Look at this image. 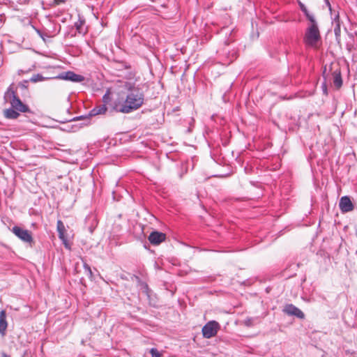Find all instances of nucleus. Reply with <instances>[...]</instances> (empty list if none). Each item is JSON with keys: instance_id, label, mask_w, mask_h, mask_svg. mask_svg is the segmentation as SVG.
Instances as JSON below:
<instances>
[{"instance_id": "f03ea898", "label": "nucleus", "mask_w": 357, "mask_h": 357, "mask_svg": "<svg viewBox=\"0 0 357 357\" xmlns=\"http://www.w3.org/2000/svg\"><path fill=\"white\" fill-rule=\"evenodd\" d=\"M6 101L10 104L11 107L20 112H31L29 106L22 102L17 94L15 84L12 83L7 89L3 96Z\"/></svg>"}, {"instance_id": "2eb2a0df", "label": "nucleus", "mask_w": 357, "mask_h": 357, "mask_svg": "<svg viewBox=\"0 0 357 357\" xmlns=\"http://www.w3.org/2000/svg\"><path fill=\"white\" fill-rule=\"evenodd\" d=\"M107 107L105 105H101L100 106L94 107L90 111L89 116H96L98 114H102L105 113Z\"/></svg>"}, {"instance_id": "9d476101", "label": "nucleus", "mask_w": 357, "mask_h": 357, "mask_svg": "<svg viewBox=\"0 0 357 357\" xmlns=\"http://www.w3.org/2000/svg\"><path fill=\"white\" fill-rule=\"evenodd\" d=\"M56 229L58 231L59 238L62 241L66 248L68 247L67 237L66 236V228L63 222L59 220L56 222Z\"/></svg>"}, {"instance_id": "6e6552de", "label": "nucleus", "mask_w": 357, "mask_h": 357, "mask_svg": "<svg viewBox=\"0 0 357 357\" xmlns=\"http://www.w3.org/2000/svg\"><path fill=\"white\" fill-rule=\"evenodd\" d=\"M148 239L153 245H158L165 241L166 234L158 231H153L149 234Z\"/></svg>"}, {"instance_id": "cd10ccee", "label": "nucleus", "mask_w": 357, "mask_h": 357, "mask_svg": "<svg viewBox=\"0 0 357 357\" xmlns=\"http://www.w3.org/2000/svg\"><path fill=\"white\" fill-rule=\"evenodd\" d=\"M325 2H326V6L328 7V9L330 10L331 14L332 15L333 14V13H332V8H331V5L329 1L328 0H325Z\"/></svg>"}, {"instance_id": "bb28decb", "label": "nucleus", "mask_w": 357, "mask_h": 357, "mask_svg": "<svg viewBox=\"0 0 357 357\" xmlns=\"http://www.w3.org/2000/svg\"><path fill=\"white\" fill-rule=\"evenodd\" d=\"M37 33L45 40V35L42 33V31L36 28H34Z\"/></svg>"}, {"instance_id": "7c9ffc66", "label": "nucleus", "mask_w": 357, "mask_h": 357, "mask_svg": "<svg viewBox=\"0 0 357 357\" xmlns=\"http://www.w3.org/2000/svg\"><path fill=\"white\" fill-rule=\"evenodd\" d=\"M1 357H10V356L8 355L5 352H2L1 353Z\"/></svg>"}, {"instance_id": "393cba45", "label": "nucleus", "mask_w": 357, "mask_h": 357, "mask_svg": "<svg viewBox=\"0 0 357 357\" xmlns=\"http://www.w3.org/2000/svg\"><path fill=\"white\" fill-rule=\"evenodd\" d=\"M51 2L54 5H59L61 3H64L66 0H50Z\"/></svg>"}, {"instance_id": "a211bd4d", "label": "nucleus", "mask_w": 357, "mask_h": 357, "mask_svg": "<svg viewBox=\"0 0 357 357\" xmlns=\"http://www.w3.org/2000/svg\"><path fill=\"white\" fill-rule=\"evenodd\" d=\"M46 78L44 77L42 75L40 74H36V75H33L31 78H30V81L31 82H41V81H43L45 80Z\"/></svg>"}, {"instance_id": "aec40b11", "label": "nucleus", "mask_w": 357, "mask_h": 357, "mask_svg": "<svg viewBox=\"0 0 357 357\" xmlns=\"http://www.w3.org/2000/svg\"><path fill=\"white\" fill-rule=\"evenodd\" d=\"M84 271L86 273V275L89 278H91L93 276V273H92L90 266L89 264H87L86 263H84Z\"/></svg>"}, {"instance_id": "473e14b6", "label": "nucleus", "mask_w": 357, "mask_h": 357, "mask_svg": "<svg viewBox=\"0 0 357 357\" xmlns=\"http://www.w3.org/2000/svg\"><path fill=\"white\" fill-rule=\"evenodd\" d=\"M356 236H357V231H356Z\"/></svg>"}, {"instance_id": "39448f33", "label": "nucleus", "mask_w": 357, "mask_h": 357, "mask_svg": "<svg viewBox=\"0 0 357 357\" xmlns=\"http://www.w3.org/2000/svg\"><path fill=\"white\" fill-rule=\"evenodd\" d=\"M12 232L17 236L20 240L25 243L33 242V237L30 231L27 229H24L18 226H14L12 229Z\"/></svg>"}, {"instance_id": "f257e3e1", "label": "nucleus", "mask_w": 357, "mask_h": 357, "mask_svg": "<svg viewBox=\"0 0 357 357\" xmlns=\"http://www.w3.org/2000/svg\"><path fill=\"white\" fill-rule=\"evenodd\" d=\"M144 99V94L139 89H132L128 93L126 100L118 110L128 114L139 108L143 105Z\"/></svg>"}, {"instance_id": "412c9836", "label": "nucleus", "mask_w": 357, "mask_h": 357, "mask_svg": "<svg viewBox=\"0 0 357 357\" xmlns=\"http://www.w3.org/2000/svg\"><path fill=\"white\" fill-rule=\"evenodd\" d=\"M151 357H162V354L155 348H152L150 350Z\"/></svg>"}, {"instance_id": "a878e982", "label": "nucleus", "mask_w": 357, "mask_h": 357, "mask_svg": "<svg viewBox=\"0 0 357 357\" xmlns=\"http://www.w3.org/2000/svg\"><path fill=\"white\" fill-rule=\"evenodd\" d=\"M333 20L337 24H340V16H339V13L338 12L336 14L334 15V17L333 18Z\"/></svg>"}, {"instance_id": "423d86ee", "label": "nucleus", "mask_w": 357, "mask_h": 357, "mask_svg": "<svg viewBox=\"0 0 357 357\" xmlns=\"http://www.w3.org/2000/svg\"><path fill=\"white\" fill-rule=\"evenodd\" d=\"M283 312L289 316H295L301 319H303L305 318V314L293 304H287L284 307Z\"/></svg>"}, {"instance_id": "4468645a", "label": "nucleus", "mask_w": 357, "mask_h": 357, "mask_svg": "<svg viewBox=\"0 0 357 357\" xmlns=\"http://www.w3.org/2000/svg\"><path fill=\"white\" fill-rule=\"evenodd\" d=\"M333 84L337 89L342 86V79L340 70H336L333 73Z\"/></svg>"}, {"instance_id": "1a4fd4ad", "label": "nucleus", "mask_w": 357, "mask_h": 357, "mask_svg": "<svg viewBox=\"0 0 357 357\" xmlns=\"http://www.w3.org/2000/svg\"><path fill=\"white\" fill-rule=\"evenodd\" d=\"M339 207L342 213H348L354 210V206L348 196H343L340 198Z\"/></svg>"}, {"instance_id": "20e7f679", "label": "nucleus", "mask_w": 357, "mask_h": 357, "mask_svg": "<svg viewBox=\"0 0 357 357\" xmlns=\"http://www.w3.org/2000/svg\"><path fill=\"white\" fill-rule=\"evenodd\" d=\"M220 329V324L216 321H209L202 328L203 337L207 339L215 336Z\"/></svg>"}, {"instance_id": "4be33fe9", "label": "nucleus", "mask_w": 357, "mask_h": 357, "mask_svg": "<svg viewBox=\"0 0 357 357\" xmlns=\"http://www.w3.org/2000/svg\"><path fill=\"white\" fill-rule=\"evenodd\" d=\"M334 33L336 38L337 39L340 36V24H337L335 27L334 28Z\"/></svg>"}, {"instance_id": "9b49d317", "label": "nucleus", "mask_w": 357, "mask_h": 357, "mask_svg": "<svg viewBox=\"0 0 357 357\" xmlns=\"http://www.w3.org/2000/svg\"><path fill=\"white\" fill-rule=\"evenodd\" d=\"M84 18L83 17L79 16V19L77 22H75L74 26L79 33L84 35L87 33V29L84 28Z\"/></svg>"}, {"instance_id": "b1692460", "label": "nucleus", "mask_w": 357, "mask_h": 357, "mask_svg": "<svg viewBox=\"0 0 357 357\" xmlns=\"http://www.w3.org/2000/svg\"><path fill=\"white\" fill-rule=\"evenodd\" d=\"M27 80H24L18 84V86L22 89H26L27 87Z\"/></svg>"}, {"instance_id": "f3484780", "label": "nucleus", "mask_w": 357, "mask_h": 357, "mask_svg": "<svg viewBox=\"0 0 357 357\" xmlns=\"http://www.w3.org/2000/svg\"><path fill=\"white\" fill-rule=\"evenodd\" d=\"M188 172V165L185 163H181L180 165V170L178 172V177L182 178L184 174H185Z\"/></svg>"}, {"instance_id": "ddd939ff", "label": "nucleus", "mask_w": 357, "mask_h": 357, "mask_svg": "<svg viewBox=\"0 0 357 357\" xmlns=\"http://www.w3.org/2000/svg\"><path fill=\"white\" fill-rule=\"evenodd\" d=\"M20 112L13 107L4 110V116L8 119H16L20 116Z\"/></svg>"}, {"instance_id": "f8f14e48", "label": "nucleus", "mask_w": 357, "mask_h": 357, "mask_svg": "<svg viewBox=\"0 0 357 357\" xmlns=\"http://www.w3.org/2000/svg\"><path fill=\"white\" fill-rule=\"evenodd\" d=\"M6 313L4 310L0 311V334L5 335L7 328Z\"/></svg>"}, {"instance_id": "c85d7f7f", "label": "nucleus", "mask_w": 357, "mask_h": 357, "mask_svg": "<svg viewBox=\"0 0 357 357\" xmlns=\"http://www.w3.org/2000/svg\"><path fill=\"white\" fill-rule=\"evenodd\" d=\"M85 117L84 116H79L73 118V121H79L81 119H84Z\"/></svg>"}, {"instance_id": "dca6fc26", "label": "nucleus", "mask_w": 357, "mask_h": 357, "mask_svg": "<svg viewBox=\"0 0 357 357\" xmlns=\"http://www.w3.org/2000/svg\"><path fill=\"white\" fill-rule=\"evenodd\" d=\"M298 6L301 9V10L303 13L307 20H311L313 18H315L314 15L310 13L306 6L301 1H298Z\"/></svg>"}, {"instance_id": "5701e85b", "label": "nucleus", "mask_w": 357, "mask_h": 357, "mask_svg": "<svg viewBox=\"0 0 357 357\" xmlns=\"http://www.w3.org/2000/svg\"><path fill=\"white\" fill-rule=\"evenodd\" d=\"M253 321V318H248L245 320V325L249 327L252 326L254 325Z\"/></svg>"}, {"instance_id": "2f4dec72", "label": "nucleus", "mask_w": 357, "mask_h": 357, "mask_svg": "<svg viewBox=\"0 0 357 357\" xmlns=\"http://www.w3.org/2000/svg\"><path fill=\"white\" fill-rule=\"evenodd\" d=\"M225 43H226L227 45H229V40H226V41H225Z\"/></svg>"}, {"instance_id": "6ab92c4d", "label": "nucleus", "mask_w": 357, "mask_h": 357, "mask_svg": "<svg viewBox=\"0 0 357 357\" xmlns=\"http://www.w3.org/2000/svg\"><path fill=\"white\" fill-rule=\"evenodd\" d=\"M142 292L146 295L148 297L150 296V289L149 288V286L145 282H143L142 284Z\"/></svg>"}, {"instance_id": "0eeeda50", "label": "nucleus", "mask_w": 357, "mask_h": 357, "mask_svg": "<svg viewBox=\"0 0 357 357\" xmlns=\"http://www.w3.org/2000/svg\"><path fill=\"white\" fill-rule=\"evenodd\" d=\"M58 78L73 82H81L84 79V77L82 75L76 74L73 71L62 73L58 76Z\"/></svg>"}, {"instance_id": "7ed1b4c3", "label": "nucleus", "mask_w": 357, "mask_h": 357, "mask_svg": "<svg viewBox=\"0 0 357 357\" xmlns=\"http://www.w3.org/2000/svg\"><path fill=\"white\" fill-rule=\"evenodd\" d=\"M308 21L310 24L305 30L303 42L308 47H315L317 43L321 40L319 29L315 18Z\"/></svg>"}, {"instance_id": "c756f323", "label": "nucleus", "mask_w": 357, "mask_h": 357, "mask_svg": "<svg viewBox=\"0 0 357 357\" xmlns=\"http://www.w3.org/2000/svg\"><path fill=\"white\" fill-rule=\"evenodd\" d=\"M231 59H230L231 61H232L234 59H235L237 57V53L236 52H234L231 55Z\"/></svg>"}]
</instances>
